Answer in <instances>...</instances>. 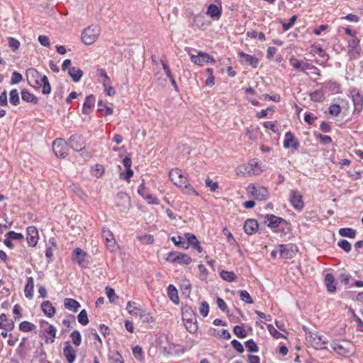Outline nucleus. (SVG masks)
<instances>
[{
	"label": "nucleus",
	"mask_w": 363,
	"mask_h": 363,
	"mask_svg": "<svg viewBox=\"0 0 363 363\" xmlns=\"http://www.w3.org/2000/svg\"><path fill=\"white\" fill-rule=\"evenodd\" d=\"M138 316L140 317V318L141 319V320L143 323H152L153 321V318L151 316V315L150 314V313H147L143 310L142 311V312L140 313V314Z\"/></svg>",
	"instance_id": "4d7b16f0"
},
{
	"label": "nucleus",
	"mask_w": 363,
	"mask_h": 363,
	"mask_svg": "<svg viewBox=\"0 0 363 363\" xmlns=\"http://www.w3.org/2000/svg\"><path fill=\"white\" fill-rule=\"evenodd\" d=\"M104 91L108 96H113L116 94L115 89L111 86V81L106 80V82H102Z\"/></svg>",
	"instance_id": "37998d69"
},
{
	"label": "nucleus",
	"mask_w": 363,
	"mask_h": 363,
	"mask_svg": "<svg viewBox=\"0 0 363 363\" xmlns=\"http://www.w3.org/2000/svg\"><path fill=\"white\" fill-rule=\"evenodd\" d=\"M352 101L354 103V111L360 112L362 109L363 98L358 93L355 92L352 95Z\"/></svg>",
	"instance_id": "2f4dec72"
},
{
	"label": "nucleus",
	"mask_w": 363,
	"mask_h": 363,
	"mask_svg": "<svg viewBox=\"0 0 363 363\" xmlns=\"http://www.w3.org/2000/svg\"><path fill=\"white\" fill-rule=\"evenodd\" d=\"M264 169V165L255 160H252L247 164L240 165L237 169V174L238 176L259 175Z\"/></svg>",
	"instance_id": "f03ea898"
},
{
	"label": "nucleus",
	"mask_w": 363,
	"mask_h": 363,
	"mask_svg": "<svg viewBox=\"0 0 363 363\" xmlns=\"http://www.w3.org/2000/svg\"><path fill=\"white\" fill-rule=\"evenodd\" d=\"M246 190L247 194L259 201L267 200L269 195L268 189L266 187L255 186L252 184L248 185Z\"/></svg>",
	"instance_id": "423d86ee"
},
{
	"label": "nucleus",
	"mask_w": 363,
	"mask_h": 363,
	"mask_svg": "<svg viewBox=\"0 0 363 363\" xmlns=\"http://www.w3.org/2000/svg\"><path fill=\"white\" fill-rule=\"evenodd\" d=\"M68 74L74 82H78L83 75V72L78 67H72L69 68Z\"/></svg>",
	"instance_id": "7c9ffc66"
},
{
	"label": "nucleus",
	"mask_w": 363,
	"mask_h": 363,
	"mask_svg": "<svg viewBox=\"0 0 363 363\" xmlns=\"http://www.w3.org/2000/svg\"><path fill=\"white\" fill-rule=\"evenodd\" d=\"M0 328L11 330L13 328V321L8 320L5 314L0 315Z\"/></svg>",
	"instance_id": "f704fd0d"
},
{
	"label": "nucleus",
	"mask_w": 363,
	"mask_h": 363,
	"mask_svg": "<svg viewBox=\"0 0 363 363\" xmlns=\"http://www.w3.org/2000/svg\"><path fill=\"white\" fill-rule=\"evenodd\" d=\"M284 220L281 218L276 216L272 214H267L265 216V223H267L268 226L274 228L277 227L281 222H284Z\"/></svg>",
	"instance_id": "cd10ccee"
},
{
	"label": "nucleus",
	"mask_w": 363,
	"mask_h": 363,
	"mask_svg": "<svg viewBox=\"0 0 363 363\" xmlns=\"http://www.w3.org/2000/svg\"><path fill=\"white\" fill-rule=\"evenodd\" d=\"M324 97V91L323 90H316L310 94V98L315 102H318L323 100Z\"/></svg>",
	"instance_id": "49530a36"
},
{
	"label": "nucleus",
	"mask_w": 363,
	"mask_h": 363,
	"mask_svg": "<svg viewBox=\"0 0 363 363\" xmlns=\"http://www.w3.org/2000/svg\"><path fill=\"white\" fill-rule=\"evenodd\" d=\"M290 202L292 206L298 211L303 209L304 206V202L301 193L296 190H292L290 194Z\"/></svg>",
	"instance_id": "f3484780"
},
{
	"label": "nucleus",
	"mask_w": 363,
	"mask_h": 363,
	"mask_svg": "<svg viewBox=\"0 0 363 363\" xmlns=\"http://www.w3.org/2000/svg\"><path fill=\"white\" fill-rule=\"evenodd\" d=\"M222 14L221 7L218 6L216 4H211L207 9L206 15L213 19L218 20Z\"/></svg>",
	"instance_id": "a878e982"
},
{
	"label": "nucleus",
	"mask_w": 363,
	"mask_h": 363,
	"mask_svg": "<svg viewBox=\"0 0 363 363\" xmlns=\"http://www.w3.org/2000/svg\"><path fill=\"white\" fill-rule=\"evenodd\" d=\"M68 143L72 149L75 151H82L85 147V142L82 135L74 134L69 137Z\"/></svg>",
	"instance_id": "f8f14e48"
},
{
	"label": "nucleus",
	"mask_w": 363,
	"mask_h": 363,
	"mask_svg": "<svg viewBox=\"0 0 363 363\" xmlns=\"http://www.w3.org/2000/svg\"><path fill=\"white\" fill-rule=\"evenodd\" d=\"M6 237L9 238V239L12 240H23V235L21 233H16L14 231H9L5 235Z\"/></svg>",
	"instance_id": "680f3d73"
},
{
	"label": "nucleus",
	"mask_w": 363,
	"mask_h": 363,
	"mask_svg": "<svg viewBox=\"0 0 363 363\" xmlns=\"http://www.w3.org/2000/svg\"><path fill=\"white\" fill-rule=\"evenodd\" d=\"M63 355L68 363H73L76 359V351L69 342L65 343L63 349Z\"/></svg>",
	"instance_id": "5701e85b"
},
{
	"label": "nucleus",
	"mask_w": 363,
	"mask_h": 363,
	"mask_svg": "<svg viewBox=\"0 0 363 363\" xmlns=\"http://www.w3.org/2000/svg\"><path fill=\"white\" fill-rule=\"evenodd\" d=\"M98 110L104 116L113 114V108L101 100L98 102Z\"/></svg>",
	"instance_id": "4c0bfd02"
},
{
	"label": "nucleus",
	"mask_w": 363,
	"mask_h": 363,
	"mask_svg": "<svg viewBox=\"0 0 363 363\" xmlns=\"http://www.w3.org/2000/svg\"><path fill=\"white\" fill-rule=\"evenodd\" d=\"M21 97L22 99L26 102H31L33 104H37L38 99L33 94H30L27 90H23L21 91Z\"/></svg>",
	"instance_id": "a19ab883"
},
{
	"label": "nucleus",
	"mask_w": 363,
	"mask_h": 363,
	"mask_svg": "<svg viewBox=\"0 0 363 363\" xmlns=\"http://www.w3.org/2000/svg\"><path fill=\"white\" fill-rule=\"evenodd\" d=\"M360 48H349L348 55L350 60L357 59L360 55Z\"/></svg>",
	"instance_id": "052dcab7"
},
{
	"label": "nucleus",
	"mask_w": 363,
	"mask_h": 363,
	"mask_svg": "<svg viewBox=\"0 0 363 363\" xmlns=\"http://www.w3.org/2000/svg\"><path fill=\"white\" fill-rule=\"evenodd\" d=\"M95 103V98L93 95L86 96L83 104L82 112L84 114H89L93 109Z\"/></svg>",
	"instance_id": "c85d7f7f"
},
{
	"label": "nucleus",
	"mask_w": 363,
	"mask_h": 363,
	"mask_svg": "<svg viewBox=\"0 0 363 363\" xmlns=\"http://www.w3.org/2000/svg\"><path fill=\"white\" fill-rule=\"evenodd\" d=\"M244 230L248 235H252L258 229V223L254 219H249L245 222Z\"/></svg>",
	"instance_id": "bb28decb"
},
{
	"label": "nucleus",
	"mask_w": 363,
	"mask_h": 363,
	"mask_svg": "<svg viewBox=\"0 0 363 363\" xmlns=\"http://www.w3.org/2000/svg\"><path fill=\"white\" fill-rule=\"evenodd\" d=\"M338 246L347 252H350L352 249L351 244L346 240L339 241Z\"/></svg>",
	"instance_id": "e2e57ef3"
},
{
	"label": "nucleus",
	"mask_w": 363,
	"mask_h": 363,
	"mask_svg": "<svg viewBox=\"0 0 363 363\" xmlns=\"http://www.w3.org/2000/svg\"><path fill=\"white\" fill-rule=\"evenodd\" d=\"M138 193L141 196H143V199L147 200L148 203L158 204V199L155 196H154L153 195L147 191L146 187L144 184V181H143L142 184L139 186Z\"/></svg>",
	"instance_id": "aec40b11"
},
{
	"label": "nucleus",
	"mask_w": 363,
	"mask_h": 363,
	"mask_svg": "<svg viewBox=\"0 0 363 363\" xmlns=\"http://www.w3.org/2000/svg\"><path fill=\"white\" fill-rule=\"evenodd\" d=\"M205 183H206V186L209 187L211 191L213 192H215L218 188V183L213 182L210 178H207L205 181Z\"/></svg>",
	"instance_id": "69168bd1"
},
{
	"label": "nucleus",
	"mask_w": 363,
	"mask_h": 363,
	"mask_svg": "<svg viewBox=\"0 0 363 363\" xmlns=\"http://www.w3.org/2000/svg\"><path fill=\"white\" fill-rule=\"evenodd\" d=\"M220 277L228 282H233L236 280L237 276L233 272L222 270L220 272Z\"/></svg>",
	"instance_id": "ea45409f"
},
{
	"label": "nucleus",
	"mask_w": 363,
	"mask_h": 363,
	"mask_svg": "<svg viewBox=\"0 0 363 363\" xmlns=\"http://www.w3.org/2000/svg\"><path fill=\"white\" fill-rule=\"evenodd\" d=\"M331 347L337 353L342 356H350L354 353V345L349 341L333 342Z\"/></svg>",
	"instance_id": "39448f33"
},
{
	"label": "nucleus",
	"mask_w": 363,
	"mask_h": 363,
	"mask_svg": "<svg viewBox=\"0 0 363 363\" xmlns=\"http://www.w3.org/2000/svg\"><path fill=\"white\" fill-rule=\"evenodd\" d=\"M289 64L295 69L301 71V72H305L306 70H308V69H313V65L309 64V63L302 61V60H299L294 57H291L289 59Z\"/></svg>",
	"instance_id": "a211bd4d"
},
{
	"label": "nucleus",
	"mask_w": 363,
	"mask_h": 363,
	"mask_svg": "<svg viewBox=\"0 0 363 363\" xmlns=\"http://www.w3.org/2000/svg\"><path fill=\"white\" fill-rule=\"evenodd\" d=\"M284 147L285 148L292 147L294 150H297L299 147V143L290 131L287 132L284 135Z\"/></svg>",
	"instance_id": "b1692460"
},
{
	"label": "nucleus",
	"mask_w": 363,
	"mask_h": 363,
	"mask_svg": "<svg viewBox=\"0 0 363 363\" xmlns=\"http://www.w3.org/2000/svg\"><path fill=\"white\" fill-rule=\"evenodd\" d=\"M339 234L342 237L354 238L356 236L357 232L354 229H352L350 228H341L339 230Z\"/></svg>",
	"instance_id": "79ce46f5"
},
{
	"label": "nucleus",
	"mask_w": 363,
	"mask_h": 363,
	"mask_svg": "<svg viewBox=\"0 0 363 363\" xmlns=\"http://www.w3.org/2000/svg\"><path fill=\"white\" fill-rule=\"evenodd\" d=\"M64 303L67 309L74 312L77 311L80 308L79 302L73 298H67L65 299Z\"/></svg>",
	"instance_id": "c9c22d12"
},
{
	"label": "nucleus",
	"mask_w": 363,
	"mask_h": 363,
	"mask_svg": "<svg viewBox=\"0 0 363 363\" xmlns=\"http://www.w3.org/2000/svg\"><path fill=\"white\" fill-rule=\"evenodd\" d=\"M101 33L99 26L91 25L84 30L82 33V41L84 44L92 45L99 38Z\"/></svg>",
	"instance_id": "7ed1b4c3"
},
{
	"label": "nucleus",
	"mask_w": 363,
	"mask_h": 363,
	"mask_svg": "<svg viewBox=\"0 0 363 363\" xmlns=\"http://www.w3.org/2000/svg\"><path fill=\"white\" fill-rule=\"evenodd\" d=\"M70 337L72 338V341L73 344L76 347H78V346H79L81 345L82 337H81L80 333L78 330H74L71 333Z\"/></svg>",
	"instance_id": "de8ad7c7"
},
{
	"label": "nucleus",
	"mask_w": 363,
	"mask_h": 363,
	"mask_svg": "<svg viewBox=\"0 0 363 363\" xmlns=\"http://www.w3.org/2000/svg\"><path fill=\"white\" fill-rule=\"evenodd\" d=\"M238 56L240 57V61L241 63L250 65L254 68L257 67L259 61L256 57L246 54L243 52H238Z\"/></svg>",
	"instance_id": "412c9836"
},
{
	"label": "nucleus",
	"mask_w": 363,
	"mask_h": 363,
	"mask_svg": "<svg viewBox=\"0 0 363 363\" xmlns=\"http://www.w3.org/2000/svg\"><path fill=\"white\" fill-rule=\"evenodd\" d=\"M133 354L135 359L139 361H142L143 359V350L142 347L137 345L133 348Z\"/></svg>",
	"instance_id": "13d9d810"
},
{
	"label": "nucleus",
	"mask_w": 363,
	"mask_h": 363,
	"mask_svg": "<svg viewBox=\"0 0 363 363\" xmlns=\"http://www.w3.org/2000/svg\"><path fill=\"white\" fill-rule=\"evenodd\" d=\"M268 330L269 333L275 338L279 339L281 337H283V335L279 333L272 325H269L267 326Z\"/></svg>",
	"instance_id": "774afa93"
},
{
	"label": "nucleus",
	"mask_w": 363,
	"mask_h": 363,
	"mask_svg": "<svg viewBox=\"0 0 363 363\" xmlns=\"http://www.w3.org/2000/svg\"><path fill=\"white\" fill-rule=\"evenodd\" d=\"M184 238L188 242L186 245H191L199 253L203 251V248L201 246L199 241L194 234L186 233L184 234Z\"/></svg>",
	"instance_id": "393cba45"
},
{
	"label": "nucleus",
	"mask_w": 363,
	"mask_h": 363,
	"mask_svg": "<svg viewBox=\"0 0 363 363\" xmlns=\"http://www.w3.org/2000/svg\"><path fill=\"white\" fill-rule=\"evenodd\" d=\"M36 328V326L30 322L23 321L19 325V329L23 332L33 331Z\"/></svg>",
	"instance_id": "c03bdc74"
},
{
	"label": "nucleus",
	"mask_w": 363,
	"mask_h": 363,
	"mask_svg": "<svg viewBox=\"0 0 363 363\" xmlns=\"http://www.w3.org/2000/svg\"><path fill=\"white\" fill-rule=\"evenodd\" d=\"M127 311L130 315L138 316L143 310L138 307L135 302L129 301L127 303Z\"/></svg>",
	"instance_id": "58836bf2"
},
{
	"label": "nucleus",
	"mask_w": 363,
	"mask_h": 363,
	"mask_svg": "<svg viewBox=\"0 0 363 363\" xmlns=\"http://www.w3.org/2000/svg\"><path fill=\"white\" fill-rule=\"evenodd\" d=\"M102 236L106 240V245L109 251L114 252L118 249V245L115 240L114 236L108 228H103Z\"/></svg>",
	"instance_id": "ddd939ff"
},
{
	"label": "nucleus",
	"mask_w": 363,
	"mask_h": 363,
	"mask_svg": "<svg viewBox=\"0 0 363 363\" xmlns=\"http://www.w3.org/2000/svg\"><path fill=\"white\" fill-rule=\"evenodd\" d=\"M325 284L328 291L334 293L336 291L335 277L332 274H326L325 276Z\"/></svg>",
	"instance_id": "c756f323"
},
{
	"label": "nucleus",
	"mask_w": 363,
	"mask_h": 363,
	"mask_svg": "<svg viewBox=\"0 0 363 363\" xmlns=\"http://www.w3.org/2000/svg\"><path fill=\"white\" fill-rule=\"evenodd\" d=\"M34 280L33 277H28L25 286L24 293L27 298L31 299L33 296Z\"/></svg>",
	"instance_id": "473e14b6"
},
{
	"label": "nucleus",
	"mask_w": 363,
	"mask_h": 363,
	"mask_svg": "<svg viewBox=\"0 0 363 363\" xmlns=\"http://www.w3.org/2000/svg\"><path fill=\"white\" fill-rule=\"evenodd\" d=\"M27 242L29 246L35 247L39 239L38 231L34 226L27 228Z\"/></svg>",
	"instance_id": "6ab92c4d"
},
{
	"label": "nucleus",
	"mask_w": 363,
	"mask_h": 363,
	"mask_svg": "<svg viewBox=\"0 0 363 363\" xmlns=\"http://www.w3.org/2000/svg\"><path fill=\"white\" fill-rule=\"evenodd\" d=\"M183 321L186 329L190 333H195L197 330L196 318L191 312L186 311L183 313Z\"/></svg>",
	"instance_id": "4468645a"
},
{
	"label": "nucleus",
	"mask_w": 363,
	"mask_h": 363,
	"mask_svg": "<svg viewBox=\"0 0 363 363\" xmlns=\"http://www.w3.org/2000/svg\"><path fill=\"white\" fill-rule=\"evenodd\" d=\"M41 308L43 313L48 317H52L55 313V309L49 301L42 303Z\"/></svg>",
	"instance_id": "72a5a7b5"
},
{
	"label": "nucleus",
	"mask_w": 363,
	"mask_h": 363,
	"mask_svg": "<svg viewBox=\"0 0 363 363\" xmlns=\"http://www.w3.org/2000/svg\"><path fill=\"white\" fill-rule=\"evenodd\" d=\"M306 341L316 350L326 349L328 341L322 335L309 332L306 336Z\"/></svg>",
	"instance_id": "20e7f679"
},
{
	"label": "nucleus",
	"mask_w": 363,
	"mask_h": 363,
	"mask_svg": "<svg viewBox=\"0 0 363 363\" xmlns=\"http://www.w3.org/2000/svg\"><path fill=\"white\" fill-rule=\"evenodd\" d=\"M240 299L246 303L252 304L254 302L250 294L245 290L240 291Z\"/></svg>",
	"instance_id": "3c124183"
},
{
	"label": "nucleus",
	"mask_w": 363,
	"mask_h": 363,
	"mask_svg": "<svg viewBox=\"0 0 363 363\" xmlns=\"http://www.w3.org/2000/svg\"><path fill=\"white\" fill-rule=\"evenodd\" d=\"M190 56L191 62L199 66H203L209 62H215L213 58L206 52H199L196 55L190 54Z\"/></svg>",
	"instance_id": "2eb2a0df"
},
{
	"label": "nucleus",
	"mask_w": 363,
	"mask_h": 363,
	"mask_svg": "<svg viewBox=\"0 0 363 363\" xmlns=\"http://www.w3.org/2000/svg\"><path fill=\"white\" fill-rule=\"evenodd\" d=\"M166 260L172 263L186 265L189 264L192 261L188 255L177 251L169 253Z\"/></svg>",
	"instance_id": "6e6552de"
},
{
	"label": "nucleus",
	"mask_w": 363,
	"mask_h": 363,
	"mask_svg": "<svg viewBox=\"0 0 363 363\" xmlns=\"http://www.w3.org/2000/svg\"><path fill=\"white\" fill-rule=\"evenodd\" d=\"M311 51L314 53L318 55L320 57H325V52L324 50L318 45H313L311 48Z\"/></svg>",
	"instance_id": "0e129e2a"
},
{
	"label": "nucleus",
	"mask_w": 363,
	"mask_h": 363,
	"mask_svg": "<svg viewBox=\"0 0 363 363\" xmlns=\"http://www.w3.org/2000/svg\"><path fill=\"white\" fill-rule=\"evenodd\" d=\"M341 108L338 104H332L329 107V113L333 116H338L340 113Z\"/></svg>",
	"instance_id": "338daca9"
},
{
	"label": "nucleus",
	"mask_w": 363,
	"mask_h": 363,
	"mask_svg": "<svg viewBox=\"0 0 363 363\" xmlns=\"http://www.w3.org/2000/svg\"><path fill=\"white\" fill-rule=\"evenodd\" d=\"M297 251L298 247L295 245L287 244L279 245V254L283 259H289L293 258Z\"/></svg>",
	"instance_id": "9d476101"
},
{
	"label": "nucleus",
	"mask_w": 363,
	"mask_h": 363,
	"mask_svg": "<svg viewBox=\"0 0 363 363\" xmlns=\"http://www.w3.org/2000/svg\"><path fill=\"white\" fill-rule=\"evenodd\" d=\"M72 260L73 263L83 268H87L89 264L88 254L81 248H76L72 252Z\"/></svg>",
	"instance_id": "0eeeda50"
},
{
	"label": "nucleus",
	"mask_w": 363,
	"mask_h": 363,
	"mask_svg": "<svg viewBox=\"0 0 363 363\" xmlns=\"http://www.w3.org/2000/svg\"><path fill=\"white\" fill-rule=\"evenodd\" d=\"M182 189V191L189 195H198L197 191L192 187V186L188 182V181H186V183L183 184L182 187H181Z\"/></svg>",
	"instance_id": "a18cd8bd"
},
{
	"label": "nucleus",
	"mask_w": 363,
	"mask_h": 363,
	"mask_svg": "<svg viewBox=\"0 0 363 363\" xmlns=\"http://www.w3.org/2000/svg\"><path fill=\"white\" fill-rule=\"evenodd\" d=\"M43 331L45 335V342L46 343H52L55 342L56 337V329L55 328L49 324L48 322H45L43 325Z\"/></svg>",
	"instance_id": "dca6fc26"
},
{
	"label": "nucleus",
	"mask_w": 363,
	"mask_h": 363,
	"mask_svg": "<svg viewBox=\"0 0 363 363\" xmlns=\"http://www.w3.org/2000/svg\"><path fill=\"white\" fill-rule=\"evenodd\" d=\"M169 179L177 186L182 187L187 180L182 169L179 168L172 169L169 172Z\"/></svg>",
	"instance_id": "9b49d317"
},
{
	"label": "nucleus",
	"mask_w": 363,
	"mask_h": 363,
	"mask_svg": "<svg viewBox=\"0 0 363 363\" xmlns=\"http://www.w3.org/2000/svg\"><path fill=\"white\" fill-rule=\"evenodd\" d=\"M10 103L16 106L19 103L18 92L16 89H13L10 92Z\"/></svg>",
	"instance_id": "603ef678"
},
{
	"label": "nucleus",
	"mask_w": 363,
	"mask_h": 363,
	"mask_svg": "<svg viewBox=\"0 0 363 363\" xmlns=\"http://www.w3.org/2000/svg\"><path fill=\"white\" fill-rule=\"evenodd\" d=\"M117 206L121 208L122 211L128 209L130 206V199L125 193L121 192L117 195Z\"/></svg>",
	"instance_id": "4be33fe9"
},
{
	"label": "nucleus",
	"mask_w": 363,
	"mask_h": 363,
	"mask_svg": "<svg viewBox=\"0 0 363 363\" xmlns=\"http://www.w3.org/2000/svg\"><path fill=\"white\" fill-rule=\"evenodd\" d=\"M77 318L79 323L82 325H86L89 323L87 313L85 310H82L80 311Z\"/></svg>",
	"instance_id": "8fccbe9b"
},
{
	"label": "nucleus",
	"mask_w": 363,
	"mask_h": 363,
	"mask_svg": "<svg viewBox=\"0 0 363 363\" xmlns=\"http://www.w3.org/2000/svg\"><path fill=\"white\" fill-rule=\"evenodd\" d=\"M167 293L169 299L174 303L178 304L179 301L177 289L172 284L167 288Z\"/></svg>",
	"instance_id": "e433bc0d"
},
{
	"label": "nucleus",
	"mask_w": 363,
	"mask_h": 363,
	"mask_svg": "<svg viewBox=\"0 0 363 363\" xmlns=\"http://www.w3.org/2000/svg\"><path fill=\"white\" fill-rule=\"evenodd\" d=\"M171 240L174 243V245L177 247H182L185 250H187L189 248V245H186V243L184 241V238L181 236L172 237Z\"/></svg>",
	"instance_id": "09e8293b"
},
{
	"label": "nucleus",
	"mask_w": 363,
	"mask_h": 363,
	"mask_svg": "<svg viewBox=\"0 0 363 363\" xmlns=\"http://www.w3.org/2000/svg\"><path fill=\"white\" fill-rule=\"evenodd\" d=\"M52 150L57 157L65 158L67 156V145L62 138H57L52 143Z\"/></svg>",
	"instance_id": "1a4fd4ad"
},
{
	"label": "nucleus",
	"mask_w": 363,
	"mask_h": 363,
	"mask_svg": "<svg viewBox=\"0 0 363 363\" xmlns=\"http://www.w3.org/2000/svg\"><path fill=\"white\" fill-rule=\"evenodd\" d=\"M8 44L13 51L17 50L20 47V42L12 37L8 38Z\"/></svg>",
	"instance_id": "5fc2aeb1"
},
{
	"label": "nucleus",
	"mask_w": 363,
	"mask_h": 363,
	"mask_svg": "<svg viewBox=\"0 0 363 363\" xmlns=\"http://www.w3.org/2000/svg\"><path fill=\"white\" fill-rule=\"evenodd\" d=\"M245 347L249 352H256L258 351V347L253 340H249L245 342Z\"/></svg>",
	"instance_id": "6e6d98bb"
},
{
	"label": "nucleus",
	"mask_w": 363,
	"mask_h": 363,
	"mask_svg": "<svg viewBox=\"0 0 363 363\" xmlns=\"http://www.w3.org/2000/svg\"><path fill=\"white\" fill-rule=\"evenodd\" d=\"M199 313L203 317H206L209 313V305L206 301H202L199 307Z\"/></svg>",
	"instance_id": "864d4df0"
},
{
	"label": "nucleus",
	"mask_w": 363,
	"mask_h": 363,
	"mask_svg": "<svg viewBox=\"0 0 363 363\" xmlns=\"http://www.w3.org/2000/svg\"><path fill=\"white\" fill-rule=\"evenodd\" d=\"M26 76L28 81L30 84L42 87V92L43 94H48L50 93L51 87L48 79L45 75L41 76L35 69L30 68L27 70Z\"/></svg>",
	"instance_id": "f257e3e1"
},
{
	"label": "nucleus",
	"mask_w": 363,
	"mask_h": 363,
	"mask_svg": "<svg viewBox=\"0 0 363 363\" xmlns=\"http://www.w3.org/2000/svg\"><path fill=\"white\" fill-rule=\"evenodd\" d=\"M233 332L240 338H243L247 336L246 330L242 326H235Z\"/></svg>",
	"instance_id": "bf43d9fd"
}]
</instances>
